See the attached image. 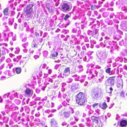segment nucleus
Returning a JSON list of instances; mask_svg holds the SVG:
<instances>
[{"mask_svg":"<svg viewBox=\"0 0 127 127\" xmlns=\"http://www.w3.org/2000/svg\"><path fill=\"white\" fill-rule=\"evenodd\" d=\"M94 9L93 8H92V10H93Z\"/></svg>","mask_w":127,"mask_h":127,"instance_id":"4c0bfd02","label":"nucleus"},{"mask_svg":"<svg viewBox=\"0 0 127 127\" xmlns=\"http://www.w3.org/2000/svg\"><path fill=\"white\" fill-rule=\"evenodd\" d=\"M25 95L28 97L31 96L33 94V91L29 88H27L24 91Z\"/></svg>","mask_w":127,"mask_h":127,"instance_id":"39448f33","label":"nucleus"},{"mask_svg":"<svg viewBox=\"0 0 127 127\" xmlns=\"http://www.w3.org/2000/svg\"><path fill=\"white\" fill-rule=\"evenodd\" d=\"M101 68V67H100V66L98 67V68Z\"/></svg>","mask_w":127,"mask_h":127,"instance_id":"e433bc0d","label":"nucleus"},{"mask_svg":"<svg viewBox=\"0 0 127 127\" xmlns=\"http://www.w3.org/2000/svg\"><path fill=\"white\" fill-rule=\"evenodd\" d=\"M92 93L95 97H98L101 94V92L99 89H95L92 90Z\"/></svg>","mask_w":127,"mask_h":127,"instance_id":"20e7f679","label":"nucleus"},{"mask_svg":"<svg viewBox=\"0 0 127 127\" xmlns=\"http://www.w3.org/2000/svg\"><path fill=\"white\" fill-rule=\"evenodd\" d=\"M122 80L121 78L119 76L116 77L114 76L109 77L107 80L108 85L110 86H113L115 82H117V83L120 84V83H122Z\"/></svg>","mask_w":127,"mask_h":127,"instance_id":"f257e3e1","label":"nucleus"},{"mask_svg":"<svg viewBox=\"0 0 127 127\" xmlns=\"http://www.w3.org/2000/svg\"><path fill=\"white\" fill-rule=\"evenodd\" d=\"M127 124V122L126 120H122L120 122V125L122 127H126Z\"/></svg>","mask_w":127,"mask_h":127,"instance_id":"1a4fd4ad","label":"nucleus"},{"mask_svg":"<svg viewBox=\"0 0 127 127\" xmlns=\"http://www.w3.org/2000/svg\"><path fill=\"white\" fill-rule=\"evenodd\" d=\"M3 127H9L7 125H5Z\"/></svg>","mask_w":127,"mask_h":127,"instance_id":"c85d7f7f","label":"nucleus"},{"mask_svg":"<svg viewBox=\"0 0 127 127\" xmlns=\"http://www.w3.org/2000/svg\"><path fill=\"white\" fill-rule=\"evenodd\" d=\"M31 11V8H25L24 10V12L27 14H30Z\"/></svg>","mask_w":127,"mask_h":127,"instance_id":"9b49d317","label":"nucleus"},{"mask_svg":"<svg viewBox=\"0 0 127 127\" xmlns=\"http://www.w3.org/2000/svg\"><path fill=\"white\" fill-rule=\"evenodd\" d=\"M1 52H2L1 53V55H3L5 54V52L4 51H3V50H2Z\"/></svg>","mask_w":127,"mask_h":127,"instance_id":"412c9836","label":"nucleus"},{"mask_svg":"<svg viewBox=\"0 0 127 127\" xmlns=\"http://www.w3.org/2000/svg\"><path fill=\"white\" fill-rule=\"evenodd\" d=\"M126 95H127V93H126Z\"/></svg>","mask_w":127,"mask_h":127,"instance_id":"58836bf2","label":"nucleus"},{"mask_svg":"<svg viewBox=\"0 0 127 127\" xmlns=\"http://www.w3.org/2000/svg\"><path fill=\"white\" fill-rule=\"evenodd\" d=\"M120 96L121 97L124 98L125 97L124 93L123 91H122L120 93Z\"/></svg>","mask_w":127,"mask_h":127,"instance_id":"f3484780","label":"nucleus"},{"mask_svg":"<svg viewBox=\"0 0 127 127\" xmlns=\"http://www.w3.org/2000/svg\"><path fill=\"white\" fill-rule=\"evenodd\" d=\"M46 87V86H45L42 88V90L43 91H44L45 90V88Z\"/></svg>","mask_w":127,"mask_h":127,"instance_id":"a878e982","label":"nucleus"},{"mask_svg":"<svg viewBox=\"0 0 127 127\" xmlns=\"http://www.w3.org/2000/svg\"><path fill=\"white\" fill-rule=\"evenodd\" d=\"M63 10H64L69 11V8H63Z\"/></svg>","mask_w":127,"mask_h":127,"instance_id":"b1692460","label":"nucleus"},{"mask_svg":"<svg viewBox=\"0 0 127 127\" xmlns=\"http://www.w3.org/2000/svg\"><path fill=\"white\" fill-rule=\"evenodd\" d=\"M107 107V105L106 103L105 102H104L103 103L101 108L102 109L104 110Z\"/></svg>","mask_w":127,"mask_h":127,"instance_id":"4468645a","label":"nucleus"},{"mask_svg":"<svg viewBox=\"0 0 127 127\" xmlns=\"http://www.w3.org/2000/svg\"><path fill=\"white\" fill-rule=\"evenodd\" d=\"M4 44H5V46H7V44L6 43H5Z\"/></svg>","mask_w":127,"mask_h":127,"instance_id":"473e14b6","label":"nucleus"},{"mask_svg":"<svg viewBox=\"0 0 127 127\" xmlns=\"http://www.w3.org/2000/svg\"><path fill=\"white\" fill-rule=\"evenodd\" d=\"M70 114V111L69 110H66L65 111H62L59 112V115L61 117H64L65 118H69Z\"/></svg>","mask_w":127,"mask_h":127,"instance_id":"7ed1b4c3","label":"nucleus"},{"mask_svg":"<svg viewBox=\"0 0 127 127\" xmlns=\"http://www.w3.org/2000/svg\"><path fill=\"white\" fill-rule=\"evenodd\" d=\"M99 117H95L94 116H93L91 117V120L94 124H97L98 123V120Z\"/></svg>","mask_w":127,"mask_h":127,"instance_id":"0eeeda50","label":"nucleus"},{"mask_svg":"<svg viewBox=\"0 0 127 127\" xmlns=\"http://www.w3.org/2000/svg\"><path fill=\"white\" fill-rule=\"evenodd\" d=\"M70 71V69L69 67H67L66 68L63 72V75H66L67 74L69 73Z\"/></svg>","mask_w":127,"mask_h":127,"instance_id":"9d476101","label":"nucleus"},{"mask_svg":"<svg viewBox=\"0 0 127 127\" xmlns=\"http://www.w3.org/2000/svg\"><path fill=\"white\" fill-rule=\"evenodd\" d=\"M76 100L77 103L79 105H83L85 102V95L83 93L80 92L76 95Z\"/></svg>","mask_w":127,"mask_h":127,"instance_id":"f03ea898","label":"nucleus"},{"mask_svg":"<svg viewBox=\"0 0 127 127\" xmlns=\"http://www.w3.org/2000/svg\"><path fill=\"white\" fill-rule=\"evenodd\" d=\"M3 13L4 15L7 16L9 14L8 8H5L3 10Z\"/></svg>","mask_w":127,"mask_h":127,"instance_id":"ddd939ff","label":"nucleus"},{"mask_svg":"<svg viewBox=\"0 0 127 127\" xmlns=\"http://www.w3.org/2000/svg\"><path fill=\"white\" fill-rule=\"evenodd\" d=\"M35 35L36 36H38L39 35V34L37 32H35Z\"/></svg>","mask_w":127,"mask_h":127,"instance_id":"5701e85b","label":"nucleus"},{"mask_svg":"<svg viewBox=\"0 0 127 127\" xmlns=\"http://www.w3.org/2000/svg\"><path fill=\"white\" fill-rule=\"evenodd\" d=\"M2 14H1V15H0V17H1L2 16Z\"/></svg>","mask_w":127,"mask_h":127,"instance_id":"f704fd0d","label":"nucleus"},{"mask_svg":"<svg viewBox=\"0 0 127 127\" xmlns=\"http://www.w3.org/2000/svg\"><path fill=\"white\" fill-rule=\"evenodd\" d=\"M33 47H37V46L36 44H35L33 45Z\"/></svg>","mask_w":127,"mask_h":127,"instance_id":"cd10ccee","label":"nucleus"},{"mask_svg":"<svg viewBox=\"0 0 127 127\" xmlns=\"http://www.w3.org/2000/svg\"><path fill=\"white\" fill-rule=\"evenodd\" d=\"M16 73L18 74L20 73L21 71V69L20 67L16 68L15 69Z\"/></svg>","mask_w":127,"mask_h":127,"instance_id":"2eb2a0df","label":"nucleus"},{"mask_svg":"<svg viewBox=\"0 0 127 127\" xmlns=\"http://www.w3.org/2000/svg\"><path fill=\"white\" fill-rule=\"evenodd\" d=\"M1 51L0 50V57L1 56Z\"/></svg>","mask_w":127,"mask_h":127,"instance_id":"7c9ffc66","label":"nucleus"},{"mask_svg":"<svg viewBox=\"0 0 127 127\" xmlns=\"http://www.w3.org/2000/svg\"><path fill=\"white\" fill-rule=\"evenodd\" d=\"M50 123L51 126L53 127L56 125L57 124L54 119H52L51 120Z\"/></svg>","mask_w":127,"mask_h":127,"instance_id":"f8f14e48","label":"nucleus"},{"mask_svg":"<svg viewBox=\"0 0 127 127\" xmlns=\"http://www.w3.org/2000/svg\"><path fill=\"white\" fill-rule=\"evenodd\" d=\"M33 4H29L27 6V8H32L33 6Z\"/></svg>","mask_w":127,"mask_h":127,"instance_id":"aec40b11","label":"nucleus"},{"mask_svg":"<svg viewBox=\"0 0 127 127\" xmlns=\"http://www.w3.org/2000/svg\"><path fill=\"white\" fill-rule=\"evenodd\" d=\"M58 55V53L56 51L52 50L51 51L50 56L53 59H55V58L57 57Z\"/></svg>","mask_w":127,"mask_h":127,"instance_id":"6e6552de","label":"nucleus"},{"mask_svg":"<svg viewBox=\"0 0 127 127\" xmlns=\"http://www.w3.org/2000/svg\"><path fill=\"white\" fill-rule=\"evenodd\" d=\"M97 33V32L96 31L95 33V34H96Z\"/></svg>","mask_w":127,"mask_h":127,"instance_id":"2f4dec72","label":"nucleus"},{"mask_svg":"<svg viewBox=\"0 0 127 127\" xmlns=\"http://www.w3.org/2000/svg\"><path fill=\"white\" fill-rule=\"evenodd\" d=\"M69 15H68V14H66L64 18V20L65 21H66V20L67 19L69 18Z\"/></svg>","mask_w":127,"mask_h":127,"instance_id":"a211bd4d","label":"nucleus"},{"mask_svg":"<svg viewBox=\"0 0 127 127\" xmlns=\"http://www.w3.org/2000/svg\"><path fill=\"white\" fill-rule=\"evenodd\" d=\"M2 99H1V101H0V102H2Z\"/></svg>","mask_w":127,"mask_h":127,"instance_id":"72a5a7b5","label":"nucleus"},{"mask_svg":"<svg viewBox=\"0 0 127 127\" xmlns=\"http://www.w3.org/2000/svg\"><path fill=\"white\" fill-rule=\"evenodd\" d=\"M94 7L96 8L97 7L96 5H95V4L93 5H92L91 8H94Z\"/></svg>","mask_w":127,"mask_h":127,"instance_id":"4be33fe9","label":"nucleus"},{"mask_svg":"<svg viewBox=\"0 0 127 127\" xmlns=\"http://www.w3.org/2000/svg\"><path fill=\"white\" fill-rule=\"evenodd\" d=\"M60 29H57V31H58V32H59L60 31Z\"/></svg>","mask_w":127,"mask_h":127,"instance_id":"c756f323","label":"nucleus"},{"mask_svg":"<svg viewBox=\"0 0 127 127\" xmlns=\"http://www.w3.org/2000/svg\"><path fill=\"white\" fill-rule=\"evenodd\" d=\"M109 89L111 91H112L113 90V89L111 87Z\"/></svg>","mask_w":127,"mask_h":127,"instance_id":"bb28decb","label":"nucleus"},{"mask_svg":"<svg viewBox=\"0 0 127 127\" xmlns=\"http://www.w3.org/2000/svg\"><path fill=\"white\" fill-rule=\"evenodd\" d=\"M39 57V56L37 55H35L34 56V57L35 58H38Z\"/></svg>","mask_w":127,"mask_h":127,"instance_id":"393cba45","label":"nucleus"},{"mask_svg":"<svg viewBox=\"0 0 127 127\" xmlns=\"http://www.w3.org/2000/svg\"><path fill=\"white\" fill-rule=\"evenodd\" d=\"M98 103H95L93 104L92 105L93 107V108L96 107L98 105Z\"/></svg>","mask_w":127,"mask_h":127,"instance_id":"6ab92c4d","label":"nucleus"},{"mask_svg":"<svg viewBox=\"0 0 127 127\" xmlns=\"http://www.w3.org/2000/svg\"><path fill=\"white\" fill-rule=\"evenodd\" d=\"M111 68H108L106 69L105 70V72L108 74H110L111 73L112 74V72L111 73Z\"/></svg>","mask_w":127,"mask_h":127,"instance_id":"dca6fc26","label":"nucleus"},{"mask_svg":"<svg viewBox=\"0 0 127 127\" xmlns=\"http://www.w3.org/2000/svg\"><path fill=\"white\" fill-rule=\"evenodd\" d=\"M109 93H110V94L112 93V91H111L110 92H109Z\"/></svg>","mask_w":127,"mask_h":127,"instance_id":"c9c22d12","label":"nucleus"},{"mask_svg":"<svg viewBox=\"0 0 127 127\" xmlns=\"http://www.w3.org/2000/svg\"><path fill=\"white\" fill-rule=\"evenodd\" d=\"M62 8H69L72 7V4L70 2L66 3L64 1L62 5Z\"/></svg>","mask_w":127,"mask_h":127,"instance_id":"423d86ee","label":"nucleus"}]
</instances>
